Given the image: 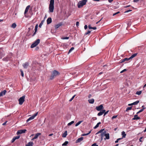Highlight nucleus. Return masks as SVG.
<instances>
[{
  "label": "nucleus",
  "instance_id": "obj_1",
  "mask_svg": "<svg viewBox=\"0 0 146 146\" xmlns=\"http://www.w3.org/2000/svg\"><path fill=\"white\" fill-rule=\"evenodd\" d=\"M54 0H50L49 5V13H52L54 11Z\"/></svg>",
  "mask_w": 146,
  "mask_h": 146
},
{
  "label": "nucleus",
  "instance_id": "obj_2",
  "mask_svg": "<svg viewBox=\"0 0 146 146\" xmlns=\"http://www.w3.org/2000/svg\"><path fill=\"white\" fill-rule=\"evenodd\" d=\"M87 2V0H82V1H79L77 4L78 7L80 8L82 7L86 4Z\"/></svg>",
  "mask_w": 146,
  "mask_h": 146
},
{
  "label": "nucleus",
  "instance_id": "obj_3",
  "mask_svg": "<svg viewBox=\"0 0 146 146\" xmlns=\"http://www.w3.org/2000/svg\"><path fill=\"white\" fill-rule=\"evenodd\" d=\"M59 73L56 70H54L52 73L51 76H50V79L52 80L54 77L58 76L59 74Z\"/></svg>",
  "mask_w": 146,
  "mask_h": 146
},
{
  "label": "nucleus",
  "instance_id": "obj_4",
  "mask_svg": "<svg viewBox=\"0 0 146 146\" xmlns=\"http://www.w3.org/2000/svg\"><path fill=\"white\" fill-rule=\"evenodd\" d=\"M40 40L39 39H37L31 45V48H33L37 45L39 43Z\"/></svg>",
  "mask_w": 146,
  "mask_h": 146
},
{
  "label": "nucleus",
  "instance_id": "obj_5",
  "mask_svg": "<svg viewBox=\"0 0 146 146\" xmlns=\"http://www.w3.org/2000/svg\"><path fill=\"white\" fill-rule=\"evenodd\" d=\"M25 96H23L22 97L20 98L18 100L19 104L20 105H22L25 101Z\"/></svg>",
  "mask_w": 146,
  "mask_h": 146
},
{
  "label": "nucleus",
  "instance_id": "obj_6",
  "mask_svg": "<svg viewBox=\"0 0 146 146\" xmlns=\"http://www.w3.org/2000/svg\"><path fill=\"white\" fill-rule=\"evenodd\" d=\"M38 113V112H37L32 116L29 117L26 121L27 122H29L30 120L33 119L37 115Z\"/></svg>",
  "mask_w": 146,
  "mask_h": 146
},
{
  "label": "nucleus",
  "instance_id": "obj_7",
  "mask_svg": "<svg viewBox=\"0 0 146 146\" xmlns=\"http://www.w3.org/2000/svg\"><path fill=\"white\" fill-rule=\"evenodd\" d=\"M26 131L27 130L26 129L19 130L17 131V134L19 135V134H21L22 133H25Z\"/></svg>",
  "mask_w": 146,
  "mask_h": 146
},
{
  "label": "nucleus",
  "instance_id": "obj_8",
  "mask_svg": "<svg viewBox=\"0 0 146 146\" xmlns=\"http://www.w3.org/2000/svg\"><path fill=\"white\" fill-rule=\"evenodd\" d=\"M30 5H28L27 7L24 12L25 16L26 17H28L29 16L27 14V13L28 12L29 9L30 7Z\"/></svg>",
  "mask_w": 146,
  "mask_h": 146
},
{
  "label": "nucleus",
  "instance_id": "obj_9",
  "mask_svg": "<svg viewBox=\"0 0 146 146\" xmlns=\"http://www.w3.org/2000/svg\"><path fill=\"white\" fill-rule=\"evenodd\" d=\"M103 108V106L102 104H101L99 106H96V109L98 111H101Z\"/></svg>",
  "mask_w": 146,
  "mask_h": 146
},
{
  "label": "nucleus",
  "instance_id": "obj_10",
  "mask_svg": "<svg viewBox=\"0 0 146 146\" xmlns=\"http://www.w3.org/2000/svg\"><path fill=\"white\" fill-rule=\"evenodd\" d=\"M5 53L4 51L2 48H0V59L2 57L5 55Z\"/></svg>",
  "mask_w": 146,
  "mask_h": 146
},
{
  "label": "nucleus",
  "instance_id": "obj_11",
  "mask_svg": "<svg viewBox=\"0 0 146 146\" xmlns=\"http://www.w3.org/2000/svg\"><path fill=\"white\" fill-rule=\"evenodd\" d=\"M105 112V110H102L101 111H100V112L98 113V115L100 116L103 114Z\"/></svg>",
  "mask_w": 146,
  "mask_h": 146
},
{
  "label": "nucleus",
  "instance_id": "obj_12",
  "mask_svg": "<svg viewBox=\"0 0 146 146\" xmlns=\"http://www.w3.org/2000/svg\"><path fill=\"white\" fill-rule=\"evenodd\" d=\"M41 135V133H38L36 134L35 136L34 137H33L32 139L31 140H33L35 139H37L38 138V136Z\"/></svg>",
  "mask_w": 146,
  "mask_h": 146
},
{
  "label": "nucleus",
  "instance_id": "obj_13",
  "mask_svg": "<svg viewBox=\"0 0 146 146\" xmlns=\"http://www.w3.org/2000/svg\"><path fill=\"white\" fill-rule=\"evenodd\" d=\"M62 23H59L58 24L56 25L55 26V29H57L60 26H62Z\"/></svg>",
  "mask_w": 146,
  "mask_h": 146
},
{
  "label": "nucleus",
  "instance_id": "obj_14",
  "mask_svg": "<svg viewBox=\"0 0 146 146\" xmlns=\"http://www.w3.org/2000/svg\"><path fill=\"white\" fill-rule=\"evenodd\" d=\"M7 91L5 90H4L0 93V97L3 96L5 95Z\"/></svg>",
  "mask_w": 146,
  "mask_h": 146
},
{
  "label": "nucleus",
  "instance_id": "obj_15",
  "mask_svg": "<svg viewBox=\"0 0 146 146\" xmlns=\"http://www.w3.org/2000/svg\"><path fill=\"white\" fill-rule=\"evenodd\" d=\"M109 134V133H105L104 135V136L106 137V138L104 139L105 140L106 139H110Z\"/></svg>",
  "mask_w": 146,
  "mask_h": 146
},
{
  "label": "nucleus",
  "instance_id": "obj_16",
  "mask_svg": "<svg viewBox=\"0 0 146 146\" xmlns=\"http://www.w3.org/2000/svg\"><path fill=\"white\" fill-rule=\"evenodd\" d=\"M29 64L28 62H26L25 64H24L23 66L24 68H27L29 66Z\"/></svg>",
  "mask_w": 146,
  "mask_h": 146
},
{
  "label": "nucleus",
  "instance_id": "obj_17",
  "mask_svg": "<svg viewBox=\"0 0 146 146\" xmlns=\"http://www.w3.org/2000/svg\"><path fill=\"white\" fill-rule=\"evenodd\" d=\"M47 23L49 24L51 23L52 22V19L51 17L48 18L46 20Z\"/></svg>",
  "mask_w": 146,
  "mask_h": 146
},
{
  "label": "nucleus",
  "instance_id": "obj_18",
  "mask_svg": "<svg viewBox=\"0 0 146 146\" xmlns=\"http://www.w3.org/2000/svg\"><path fill=\"white\" fill-rule=\"evenodd\" d=\"M83 137H81L80 138H79L78 139H77L76 141V142L79 143L81 142L83 140Z\"/></svg>",
  "mask_w": 146,
  "mask_h": 146
},
{
  "label": "nucleus",
  "instance_id": "obj_19",
  "mask_svg": "<svg viewBox=\"0 0 146 146\" xmlns=\"http://www.w3.org/2000/svg\"><path fill=\"white\" fill-rule=\"evenodd\" d=\"M129 60H130V59H129V58H125L121 60H120V61H121L120 62L122 63V62H123L125 61H128Z\"/></svg>",
  "mask_w": 146,
  "mask_h": 146
},
{
  "label": "nucleus",
  "instance_id": "obj_20",
  "mask_svg": "<svg viewBox=\"0 0 146 146\" xmlns=\"http://www.w3.org/2000/svg\"><path fill=\"white\" fill-rule=\"evenodd\" d=\"M137 53H135L133 54V55H132L130 57L129 59H130V60H132L133 58L135 57L136 56H137Z\"/></svg>",
  "mask_w": 146,
  "mask_h": 146
},
{
  "label": "nucleus",
  "instance_id": "obj_21",
  "mask_svg": "<svg viewBox=\"0 0 146 146\" xmlns=\"http://www.w3.org/2000/svg\"><path fill=\"white\" fill-rule=\"evenodd\" d=\"M88 102L90 104H93L94 103V99H92L88 100Z\"/></svg>",
  "mask_w": 146,
  "mask_h": 146
},
{
  "label": "nucleus",
  "instance_id": "obj_22",
  "mask_svg": "<svg viewBox=\"0 0 146 146\" xmlns=\"http://www.w3.org/2000/svg\"><path fill=\"white\" fill-rule=\"evenodd\" d=\"M33 143L30 141L29 142L28 144L26 145V146H33Z\"/></svg>",
  "mask_w": 146,
  "mask_h": 146
},
{
  "label": "nucleus",
  "instance_id": "obj_23",
  "mask_svg": "<svg viewBox=\"0 0 146 146\" xmlns=\"http://www.w3.org/2000/svg\"><path fill=\"white\" fill-rule=\"evenodd\" d=\"M121 135H122V138H125L126 136V134L124 131H123L121 132Z\"/></svg>",
  "mask_w": 146,
  "mask_h": 146
},
{
  "label": "nucleus",
  "instance_id": "obj_24",
  "mask_svg": "<svg viewBox=\"0 0 146 146\" xmlns=\"http://www.w3.org/2000/svg\"><path fill=\"white\" fill-rule=\"evenodd\" d=\"M140 119V118L137 115H135L134 117L132 119L133 120H137Z\"/></svg>",
  "mask_w": 146,
  "mask_h": 146
},
{
  "label": "nucleus",
  "instance_id": "obj_25",
  "mask_svg": "<svg viewBox=\"0 0 146 146\" xmlns=\"http://www.w3.org/2000/svg\"><path fill=\"white\" fill-rule=\"evenodd\" d=\"M101 123V122H100L98 123L94 127V129H96L99 127V125Z\"/></svg>",
  "mask_w": 146,
  "mask_h": 146
},
{
  "label": "nucleus",
  "instance_id": "obj_26",
  "mask_svg": "<svg viewBox=\"0 0 146 146\" xmlns=\"http://www.w3.org/2000/svg\"><path fill=\"white\" fill-rule=\"evenodd\" d=\"M67 135V131H65L64 133L63 134L62 136L63 137H65Z\"/></svg>",
  "mask_w": 146,
  "mask_h": 146
},
{
  "label": "nucleus",
  "instance_id": "obj_27",
  "mask_svg": "<svg viewBox=\"0 0 146 146\" xmlns=\"http://www.w3.org/2000/svg\"><path fill=\"white\" fill-rule=\"evenodd\" d=\"M16 26L17 25L15 23H14L12 24L11 27L12 28L14 29L16 28Z\"/></svg>",
  "mask_w": 146,
  "mask_h": 146
},
{
  "label": "nucleus",
  "instance_id": "obj_28",
  "mask_svg": "<svg viewBox=\"0 0 146 146\" xmlns=\"http://www.w3.org/2000/svg\"><path fill=\"white\" fill-rule=\"evenodd\" d=\"M91 131H89V132L88 133H83V134H82V136H85L88 135L89 134H90L91 133Z\"/></svg>",
  "mask_w": 146,
  "mask_h": 146
},
{
  "label": "nucleus",
  "instance_id": "obj_29",
  "mask_svg": "<svg viewBox=\"0 0 146 146\" xmlns=\"http://www.w3.org/2000/svg\"><path fill=\"white\" fill-rule=\"evenodd\" d=\"M106 132H104V133H102L100 135V137L101 138V140H102L103 137L104 136V135Z\"/></svg>",
  "mask_w": 146,
  "mask_h": 146
},
{
  "label": "nucleus",
  "instance_id": "obj_30",
  "mask_svg": "<svg viewBox=\"0 0 146 146\" xmlns=\"http://www.w3.org/2000/svg\"><path fill=\"white\" fill-rule=\"evenodd\" d=\"M9 58L8 57H6L5 58H4L3 59V60L4 61H7L8 60H9Z\"/></svg>",
  "mask_w": 146,
  "mask_h": 146
},
{
  "label": "nucleus",
  "instance_id": "obj_31",
  "mask_svg": "<svg viewBox=\"0 0 146 146\" xmlns=\"http://www.w3.org/2000/svg\"><path fill=\"white\" fill-rule=\"evenodd\" d=\"M82 121H80L78 122L76 124H75V126H78L79 124H80L82 122Z\"/></svg>",
  "mask_w": 146,
  "mask_h": 146
},
{
  "label": "nucleus",
  "instance_id": "obj_32",
  "mask_svg": "<svg viewBox=\"0 0 146 146\" xmlns=\"http://www.w3.org/2000/svg\"><path fill=\"white\" fill-rule=\"evenodd\" d=\"M145 109V108H143V109H141V110H140L139 111H138L137 113V114H138L142 111H143L144 109Z\"/></svg>",
  "mask_w": 146,
  "mask_h": 146
},
{
  "label": "nucleus",
  "instance_id": "obj_33",
  "mask_svg": "<svg viewBox=\"0 0 146 146\" xmlns=\"http://www.w3.org/2000/svg\"><path fill=\"white\" fill-rule=\"evenodd\" d=\"M139 102V101H137L133 103V105H137Z\"/></svg>",
  "mask_w": 146,
  "mask_h": 146
},
{
  "label": "nucleus",
  "instance_id": "obj_34",
  "mask_svg": "<svg viewBox=\"0 0 146 146\" xmlns=\"http://www.w3.org/2000/svg\"><path fill=\"white\" fill-rule=\"evenodd\" d=\"M141 92H142V91H137L136 92V94H137V95H140V94H141Z\"/></svg>",
  "mask_w": 146,
  "mask_h": 146
},
{
  "label": "nucleus",
  "instance_id": "obj_35",
  "mask_svg": "<svg viewBox=\"0 0 146 146\" xmlns=\"http://www.w3.org/2000/svg\"><path fill=\"white\" fill-rule=\"evenodd\" d=\"M61 38L62 39H68L69 38V37H61Z\"/></svg>",
  "mask_w": 146,
  "mask_h": 146
},
{
  "label": "nucleus",
  "instance_id": "obj_36",
  "mask_svg": "<svg viewBox=\"0 0 146 146\" xmlns=\"http://www.w3.org/2000/svg\"><path fill=\"white\" fill-rule=\"evenodd\" d=\"M74 123V121H72L71 122L68 123V126L72 124L73 123Z\"/></svg>",
  "mask_w": 146,
  "mask_h": 146
},
{
  "label": "nucleus",
  "instance_id": "obj_37",
  "mask_svg": "<svg viewBox=\"0 0 146 146\" xmlns=\"http://www.w3.org/2000/svg\"><path fill=\"white\" fill-rule=\"evenodd\" d=\"M68 143V142L67 141H66L65 142L62 144V145L64 146V145H67Z\"/></svg>",
  "mask_w": 146,
  "mask_h": 146
},
{
  "label": "nucleus",
  "instance_id": "obj_38",
  "mask_svg": "<svg viewBox=\"0 0 146 146\" xmlns=\"http://www.w3.org/2000/svg\"><path fill=\"white\" fill-rule=\"evenodd\" d=\"M132 109V107H128V108H127L126 109V111H127L128 110H130L131 109Z\"/></svg>",
  "mask_w": 146,
  "mask_h": 146
},
{
  "label": "nucleus",
  "instance_id": "obj_39",
  "mask_svg": "<svg viewBox=\"0 0 146 146\" xmlns=\"http://www.w3.org/2000/svg\"><path fill=\"white\" fill-rule=\"evenodd\" d=\"M74 48L73 47H72L69 50L68 52V53H70L72 50H74Z\"/></svg>",
  "mask_w": 146,
  "mask_h": 146
},
{
  "label": "nucleus",
  "instance_id": "obj_40",
  "mask_svg": "<svg viewBox=\"0 0 146 146\" xmlns=\"http://www.w3.org/2000/svg\"><path fill=\"white\" fill-rule=\"evenodd\" d=\"M20 71H21V75L22 76V77H23L24 74H23V70H20Z\"/></svg>",
  "mask_w": 146,
  "mask_h": 146
},
{
  "label": "nucleus",
  "instance_id": "obj_41",
  "mask_svg": "<svg viewBox=\"0 0 146 146\" xmlns=\"http://www.w3.org/2000/svg\"><path fill=\"white\" fill-rule=\"evenodd\" d=\"M38 28V25H36L35 27V32H36L37 31V29Z\"/></svg>",
  "mask_w": 146,
  "mask_h": 146
},
{
  "label": "nucleus",
  "instance_id": "obj_42",
  "mask_svg": "<svg viewBox=\"0 0 146 146\" xmlns=\"http://www.w3.org/2000/svg\"><path fill=\"white\" fill-rule=\"evenodd\" d=\"M122 139V138H118L117 139V140L115 141V143H117L118 142V141L119 140H120L121 139Z\"/></svg>",
  "mask_w": 146,
  "mask_h": 146
},
{
  "label": "nucleus",
  "instance_id": "obj_43",
  "mask_svg": "<svg viewBox=\"0 0 146 146\" xmlns=\"http://www.w3.org/2000/svg\"><path fill=\"white\" fill-rule=\"evenodd\" d=\"M91 33V31H88L86 33H85V35H87L89 34H90Z\"/></svg>",
  "mask_w": 146,
  "mask_h": 146
},
{
  "label": "nucleus",
  "instance_id": "obj_44",
  "mask_svg": "<svg viewBox=\"0 0 146 146\" xmlns=\"http://www.w3.org/2000/svg\"><path fill=\"white\" fill-rule=\"evenodd\" d=\"M109 111V110H108L106 111H105V112H104V116L106 114H107L108 113Z\"/></svg>",
  "mask_w": 146,
  "mask_h": 146
},
{
  "label": "nucleus",
  "instance_id": "obj_45",
  "mask_svg": "<svg viewBox=\"0 0 146 146\" xmlns=\"http://www.w3.org/2000/svg\"><path fill=\"white\" fill-rule=\"evenodd\" d=\"M75 96V95H74V96L70 100H69V101L70 102H71V101L74 98Z\"/></svg>",
  "mask_w": 146,
  "mask_h": 146
},
{
  "label": "nucleus",
  "instance_id": "obj_46",
  "mask_svg": "<svg viewBox=\"0 0 146 146\" xmlns=\"http://www.w3.org/2000/svg\"><path fill=\"white\" fill-rule=\"evenodd\" d=\"M14 137L15 138V140H16V139H19L20 137V136H17L15 137Z\"/></svg>",
  "mask_w": 146,
  "mask_h": 146
},
{
  "label": "nucleus",
  "instance_id": "obj_47",
  "mask_svg": "<svg viewBox=\"0 0 146 146\" xmlns=\"http://www.w3.org/2000/svg\"><path fill=\"white\" fill-rule=\"evenodd\" d=\"M119 13H120V12L119 11H118V12H117L116 13H113V16H115V15H117V14H119Z\"/></svg>",
  "mask_w": 146,
  "mask_h": 146
},
{
  "label": "nucleus",
  "instance_id": "obj_48",
  "mask_svg": "<svg viewBox=\"0 0 146 146\" xmlns=\"http://www.w3.org/2000/svg\"><path fill=\"white\" fill-rule=\"evenodd\" d=\"M15 139L14 138V137H13L12 139L11 140V143H13L14 142V141L15 140Z\"/></svg>",
  "mask_w": 146,
  "mask_h": 146
},
{
  "label": "nucleus",
  "instance_id": "obj_49",
  "mask_svg": "<svg viewBox=\"0 0 146 146\" xmlns=\"http://www.w3.org/2000/svg\"><path fill=\"white\" fill-rule=\"evenodd\" d=\"M126 69H124V70H122V71H121V72H120V73H123V72L125 71H126Z\"/></svg>",
  "mask_w": 146,
  "mask_h": 146
},
{
  "label": "nucleus",
  "instance_id": "obj_50",
  "mask_svg": "<svg viewBox=\"0 0 146 146\" xmlns=\"http://www.w3.org/2000/svg\"><path fill=\"white\" fill-rule=\"evenodd\" d=\"M117 117V115H114L112 117V119H113L114 118H116Z\"/></svg>",
  "mask_w": 146,
  "mask_h": 146
},
{
  "label": "nucleus",
  "instance_id": "obj_51",
  "mask_svg": "<svg viewBox=\"0 0 146 146\" xmlns=\"http://www.w3.org/2000/svg\"><path fill=\"white\" fill-rule=\"evenodd\" d=\"M43 24V23H42V22H41L40 24H39V27L40 28H41L42 27V25Z\"/></svg>",
  "mask_w": 146,
  "mask_h": 146
},
{
  "label": "nucleus",
  "instance_id": "obj_52",
  "mask_svg": "<svg viewBox=\"0 0 146 146\" xmlns=\"http://www.w3.org/2000/svg\"><path fill=\"white\" fill-rule=\"evenodd\" d=\"M92 146H98V145L96 143H94L92 145Z\"/></svg>",
  "mask_w": 146,
  "mask_h": 146
},
{
  "label": "nucleus",
  "instance_id": "obj_53",
  "mask_svg": "<svg viewBox=\"0 0 146 146\" xmlns=\"http://www.w3.org/2000/svg\"><path fill=\"white\" fill-rule=\"evenodd\" d=\"M88 27L89 29H92V27H91L90 25H89L88 26Z\"/></svg>",
  "mask_w": 146,
  "mask_h": 146
},
{
  "label": "nucleus",
  "instance_id": "obj_54",
  "mask_svg": "<svg viewBox=\"0 0 146 146\" xmlns=\"http://www.w3.org/2000/svg\"><path fill=\"white\" fill-rule=\"evenodd\" d=\"M79 22L78 21H77L76 22V26L77 27H78L79 26Z\"/></svg>",
  "mask_w": 146,
  "mask_h": 146
},
{
  "label": "nucleus",
  "instance_id": "obj_55",
  "mask_svg": "<svg viewBox=\"0 0 146 146\" xmlns=\"http://www.w3.org/2000/svg\"><path fill=\"white\" fill-rule=\"evenodd\" d=\"M87 28H88V26H87V25H85L84 27V29H86Z\"/></svg>",
  "mask_w": 146,
  "mask_h": 146
},
{
  "label": "nucleus",
  "instance_id": "obj_56",
  "mask_svg": "<svg viewBox=\"0 0 146 146\" xmlns=\"http://www.w3.org/2000/svg\"><path fill=\"white\" fill-rule=\"evenodd\" d=\"M143 138V137H141L139 139V141L140 142H142V141L141 140V139H142Z\"/></svg>",
  "mask_w": 146,
  "mask_h": 146
},
{
  "label": "nucleus",
  "instance_id": "obj_57",
  "mask_svg": "<svg viewBox=\"0 0 146 146\" xmlns=\"http://www.w3.org/2000/svg\"><path fill=\"white\" fill-rule=\"evenodd\" d=\"M104 130V129H101L99 131H100V133H101Z\"/></svg>",
  "mask_w": 146,
  "mask_h": 146
},
{
  "label": "nucleus",
  "instance_id": "obj_58",
  "mask_svg": "<svg viewBox=\"0 0 146 146\" xmlns=\"http://www.w3.org/2000/svg\"><path fill=\"white\" fill-rule=\"evenodd\" d=\"M139 0H133V2H137Z\"/></svg>",
  "mask_w": 146,
  "mask_h": 146
},
{
  "label": "nucleus",
  "instance_id": "obj_59",
  "mask_svg": "<svg viewBox=\"0 0 146 146\" xmlns=\"http://www.w3.org/2000/svg\"><path fill=\"white\" fill-rule=\"evenodd\" d=\"M113 0H108L109 3H111Z\"/></svg>",
  "mask_w": 146,
  "mask_h": 146
},
{
  "label": "nucleus",
  "instance_id": "obj_60",
  "mask_svg": "<svg viewBox=\"0 0 146 146\" xmlns=\"http://www.w3.org/2000/svg\"><path fill=\"white\" fill-rule=\"evenodd\" d=\"M92 29L94 30H96V27H94L92 28Z\"/></svg>",
  "mask_w": 146,
  "mask_h": 146
},
{
  "label": "nucleus",
  "instance_id": "obj_61",
  "mask_svg": "<svg viewBox=\"0 0 146 146\" xmlns=\"http://www.w3.org/2000/svg\"><path fill=\"white\" fill-rule=\"evenodd\" d=\"M7 121H6V122H5L4 123H3V125H6V123H7Z\"/></svg>",
  "mask_w": 146,
  "mask_h": 146
},
{
  "label": "nucleus",
  "instance_id": "obj_62",
  "mask_svg": "<svg viewBox=\"0 0 146 146\" xmlns=\"http://www.w3.org/2000/svg\"><path fill=\"white\" fill-rule=\"evenodd\" d=\"M133 105V103H132L131 104H128V106H132V105Z\"/></svg>",
  "mask_w": 146,
  "mask_h": 146
},
{
  "label": "nucleus",
  "instance_id": "obj_63",
  "mask_svg": "<svg viewBox=\"0 0 146 146\" xmlns=\"http://www.w3.org/2000/svg\"><path fill=\"white\" fill-rule=\"evenodd\" d=\"M131 11V10H128L127 11H126V12H129V11Z\"/></svg>",
  "mask_w": 146,
  "mask_h": 146
},
{
  "label": "nucleus",
  "instance_id": "obj_64",
  "mask_svg": "<svg viewBox=\"0 0 146 146\" xmlns=\"http://www.w3.org/2000/svg\"><path fill=\"white\" fill-rule=\"evenodd\" d=\"M92 96V95L91 94H90L89 95L88 97L89 98H90Z\"/></svg>",
  "mask_w": 146,
  "mask_h": 146
}]
</instances>
